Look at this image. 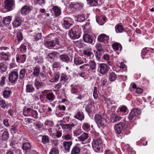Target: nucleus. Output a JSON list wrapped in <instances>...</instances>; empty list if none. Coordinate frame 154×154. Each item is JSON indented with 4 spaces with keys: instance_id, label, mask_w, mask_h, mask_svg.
I'll return each mask as SVG.
<instances>
[{
    "instance_id": "4be33fe9",
    "label": "nucleus",
    "mask_w": 154,
    "mask_h": 154,
    "mask_svg": "<svg viewBox=\"0 0 154 154\" xmlns=\"http://www.w3.org/2000/svg\"><path fill=\"white\" fill-rule=\"evenodd\" d=\"M22 149L25 150L26 152L30 150L31 149V144L28 142H26L23 144Z\"/></svg>"
},
{
    "instance_id": "ddd939ff",
    "label": "nucleus",
    "mask_w": 154,
    "mask_h": 154,
    "mask_svg": "<svg viewBox=\"0 0 154 154\" xmlns=\"http://www.w3.org/2000/svg\"><path fill=\"white\" fill-rule=\"evenodd\" d=\"M14 0H5V8L8 11H11L14 5Z\"/></svg>"
},
{
    "instance_id": "5701e85b",
    "label": "nucleus",
    "mask_w": 154,
    "mask_h": 154,
    "mask_svg": "<svg viewBox=\"0 0 154 154\" xmlns=\"http://www.w3.org/2000/svg\"><path fill=\"white\" fill-rule=\"evenodd\" d=\"M88 137V133L83 132L81 136L78 137V139L79 141L83 142L87 139Z\"/></svg>"
},
{
    "instance_id": "9d476101",
    "label": "nucleus",
    "mask_w": 154,
    "mask_h": 154,
    "mask_svg": "<svg viewBox=\"0 0 154 154\" xmlns=\"http://www.w3.org/2000/svg\"><path fill=\"white\" fill-rule=\"evenodd\" d=\"M22 21V18L18 16H16L14 20L12 22V24L13 28H16L19 27L21 24Z\"/></svg>"
},
{
    "instance_id": "37998d69",
    "label": "nucleus",
    "mask_w": 154,
    "mask_h": 154,
    "mask_svg": "<svg viewBox=\"0 0 154 154\" xmlns=\"http://www.w3.org/2000/svg\"><path fill=\"white\" fill-rule=\"evenodd\" d=\"M11 92L10 90H5L3 92V95L4 98H8L10 96Z\"/></svg>"
},
{
    "instance_id": "a19ab883",
    "label": "nucleus",
    "mask_w": 154,
    "mask_h": 154,
    "mask_svg": "<svg viewBox=\"0 0 154 154\" xmlns=\"http://www.w3.org/2000/svg\"><path fill=\"white\" fill-rule=\"evenodd\" d=\"M11 20V17L9 16H7L3 19V23L5 25H7L9 24L10 23Z\"/></svg>"
},
{
    "instance_id": "6ab92c4d",
    "label": "nucleus",
    "mask_w": 154,
    "mask_h": 154,
    "mask_svg": "<svg viewBox=\"0 0 154 154\" xmlns=\"http://www.w3.org/2000/svg\"><path fill=\"white\" fill-rule=\"evenodd\" d=\"M54 13L55 16L57 17L59 16L61 14V8L56 6H54L52 10Z\"/></svg>"
},
{
    "instance_id": "72a5a7b5",
    "label": "nucleus",
    "mask_w": 154,
    "mask_h": 154,
    "mask_svg": "<svg viewBox=\"0 0 154 154\" xmlns=\"http://www.w3.org/2000/svg\"><path fill=\"white\" fill-rule=\"evenodd\" d=\"M34 90V88L32 85L29 84L26 85V91L27 93H32L33 92Z\"/></svg>"
},
{
    "instance_id": "13d9d810",
    "label": "nucleus",
    "mask_w": 154,
    "mask_h": 154,
    "mask_svg": "<svg viewBox=\"0 0 154 154\" xmlns=\"http://www.w3.org/2000/svg\"><path fill=\"white\" fill-rule=\"evenodd\" d=\"M93 96L95 99H97L98 97V94L97 93V88L94 87L93 89Z\"/></svg>"
},
{
    "instance_id": "864d4df0",
    "label": "nucleus",
    "mask_w": 154,
    "mask_h": 154,
    "mask_svg": "<svg viewBox=\"0 0 154 154\" xmlns=\"http://www.w3.org/2000/svg\"><path fill=\"white\" fill-rule=\"evenodd\" d=\"M71 87H72L71 91L72 93L73 94H76L78 93V89L77 88V86H74L73 85H71Z\"/></svg>"
},
{
    "instance_id": "4c0bfd02",
    "label": "nucleus",
    "mask_w": 154,
    "mask_h": 154,
    "mask_svg": "<svg viewBox=\"0 0 154 154\" xmlns=\"http://www.w3.org/2000/svg\"><path fill=\"white\" fill-rule=\"evenodd\" d=\"M90 23L89 22H87L84 25L83 29L85 32L91 33V31L90 30Z\"/></svg>"
},
{
    "instance_id": "8fccbe9b",
    "label": "nucleus",
    "mask_w": 154,
    "mask_h": 154,
    "mask_svg": "<svg viewBox=\"0 0 154 154\" xmlns=\"http://www.w3.org/2000/svg\"><path fill=\"white\" fill-rule=\"evenodd\" d=\"M49 141L48 137L46 135H44L42 137V142L44 144L48 143Z\"/></svg>"
},
{
    "instance_id": "de8ad7c7",
    "label": "nucleus",
    "mask_w": 154,
    "mask_h": 154,
    "mask_svg": "<svg viewBox=\"0 0 154 154\" xmlns=\"http://www.w3.org/2000/svg\"><path fill=\"white\" fill-rule=\"evenodd\" d=\"M58 54L57 52H53V53H50L48 54V57H49L52 60H54L55 58V57Z\"/></svg>"
},
{
    "instance_id": "680f3d73",
    "label": "nucleus",
    "mask_w": 154,
    "mask_h": 154,
    "mask_svg": "<svg viewBox=\"0 0 154 154\" xmlns=\"http://www.w3.org/2000/svg\"><path fill=\"white\" fill-rule=\"evenodd\" d=\"M6 67L3 63H0V70L2 72H5L6 70Z\"/></svg>"
},
{
    "instance_id": "3c124183",
    "label": "nucleus",
    "mask_w": 154,
    "mask_h": 154,
    "mask_svg": "<svg viewBox=\"0 0 154 154\" xmlns=\"http://www.w3.org/2000/svg\"><path fill=\"white\" fill-rule=\"evenodd\" d=\"M82 128L85 131H88L90 130V125L87 123H84L82 126Z\"/></svg>"
},
{
    "instance_id": "f3484780",
    "label": "nucleus",
    "mask_w": 154,
    "mask_h": 154,
    "mask_svg": "<svg viewBox=\"0 0 154 154\" xmlns=\"http://www.w3.org/2000/svg\"><path fill=\"white\" fill-rule=\"evenodd\" d=\"M33 71L32 73V76L34 77H38L40 73V67L38 66H36L35 67H33Z\"/></svg>"
},
{
    "instance_id": "f257e3e1",
    "label": "nucleus",
    "mask_w": 154,
    "mask_h": 154,
    "mask_svg": "<svg viewBox=\"0 0 154 154\" xmlns=\"http://www.w3.org/2000/svg\"><path fill=\"white\" fill-rule=\"evenodd\" d=\"M106 116L105 115H101L96 114L94 116V120L98 126L101 129H103L106 127L107 122Z\"/></svg>"
},
{
    "instance_id": "c756f323",
    "label": "nucleus",
    "mask_w": 154,
    "mask_h": 154,
    "mask_svg": "<svg viewBox=\"0 0 154 154\" xmlns=\"http://www.w3.org/2000/svg\"><path fill=\"white\" fill-rule=\"evenodd\" d=\"M46 98L50 102H51L54 100L55 96L53 93H50L47 94Z\"/></svg>"
},
{
    "instance_id": "a18cd8bd",
    "label": "nucleus",
    "mask_w": 154,
    "mask_h": 154,
    "mask_svg": "<svg viewBox=\"0 0 154 154\" xmlns=\"http://www.w3.org/2000/svg\"><path fill=\"white\" fill-rule=\"evenodd\" d=\"M96 48L98 51L100 52H103L104 51V48L100 43H97L96 45Z\"/></svg>"
},
{
    "instance_id": "473e14b6",
    "label": "nucleus",
    "mask_w": 154,
    "mask_h": 154,
    "mask_svg": "<svg viewBox=\"0 0 154 154\" xmlns=\"http://www.w3.org/2000/svg\"><path fill=\"white\" fill-rule=\"evenodd\" d=\"M81 151V149L79 147L75 146L72 149L71 154H78Z\"/></svg>"
},
{
    "instance_id": "bf43d9fd",
    "label": "nucleus",
    "mask_w": 154,
    "mask_h": 154,
    "mask_svg": "<svg viewBox=\"0 0 154 154\" xmlns=\"http://www.w3.org/2000/svg\"><path fill=\"white\" fill-rule=\"evenodd\" d=\"M148 49H147V48H146L145 49H143L141 51V56H142V55H145L146 54H147L148 53V51H149L150 50H153V49L152 48H148Z\"/></svg>"
},
{
    "instance_id": "6e6d98bb",
    "label": "nucleus",
    "mask_w": 154,
    "mask_h": 154,
    "mask_svg": "<svg viewBox=\"0 0 154 154\" xmlns=\"http://www.w3.org/2000/svg\"><path fill=\"white\" fill-rule=\"evenodd\" d=\"M59 151L56 148H54L51 149L49 154H58Z\"/></svg>"
},
{
    "instance_id": "2f4dec72",
    "label": "nucleus",
    "mask_w": 154,
    "mask_h": 154,
    "mask_svg": "<svg viewBox=\"0 0 154 154\" xmlns=\"http://www.w3.org/2000/svg\"><path fill=\"white\" fill-rule=\"evenodd\" d=\"M87 4L91 7L96 6L98 5L97 0H86Z\"/></svg>"
},
{
    "instance_id": "7ed1b4c3",
    "label": "nucleus",
    "mask_w": 154,
    "mask_h": 154,
    "mask_svg": "<svg viewBox=\"0 0 154 154\" xmlns=\"http://www.w3.org/2000/svg\"><path fill=\"white\" fill-rule=\"evenodd\" d=\"M141 110L140 109L134 108L132 109L128 116L129 121L135 120L136 118L141 114Z\"/></svg>"
},
{
    "instance_id": "aec40b11",
    "label": "nucleus",
    "mask_w": 154,
    "mask_h": 154,
    "mask_svg": "<svg viewBox=\"0 0 154 154\" xmlns=\"http://www.w3.org/2000/svg\"><path fill=\"white\" fill-rule=\"evenodd\" d=\"M83 39L84 41L86 43H91L93 42V39L90 35L85 34L83 35Z\"/></svg>"
},
{
    "instance_id": "bb28decb",
    "label": "nucleus",
    "mask_w": 154,
    "mask_h": 154,
    "mask_svg": "<svg viewBox=\"0 0 154 154\" xmlns=\"http://www.w3.org/2000/svg\"><path fill=\"white\" fill-rule=\"evenodd\" d=\"M112 47L115 51H116L118 50L121 51L122 49V46L121 45L117 42L113 43L112 45Z\"/></svg>"
},
{
    "instance_id": "052dcab7",
    "label": "nucleus",
    "mask_w": 154,
    "mask_h": 154,
    "mask_svg": "<svg viewBox=\"0 0 154 154\" xmlns=\"http://www.w3.org/2000/svg\"><path fill=\"white\" fill-rule=\"evenodd\" d=\"M92 105L91 104H88L86 105L85 108L86 111L88 113H90L91 112V109L92 108Z\"/></svg>"
},
{
    "instance_id": "338daca9",
    "label": "nucleus",
    "mask_w": 154,
    "mask_h": 154,
    "mask_svg": "<svg viewBox=\"0 0 154 154\" xmlns=\"http://www.w3.org/2000/svg\"><path fill=\"white\" fill-rule=\"evenodd\" d=\"M60 64L59 62H56L53 63V67L54 68H58L60 66Z\"/></svg>"
},
{
    "instance_id": "49530a36",
    "label": "nucleus",
    "mask_w": 154,
    "mask_h": 154,
    "mask_svg": "<svg viewBox=\"0 0 154 154\" xmlns=\"http://www.w3.org/2000/svg\"><path fill=\"white\" fill-rule=\"evenodd\" d=\"M46 74H45L42 72H41L38 76L39 77L40 81H44L47 79V76Z\"/></svg>"
},
{
    "instance_id": "4d7b16f0",
    "label": "nucleus",
    "mask_w": 154,
    "mask_h": 154,
    "mask_svg": "<svg viewBox=\"0 0 154 154\" xmlns=\"http://www.w3.org/2000/svg\"><path fill=\"white\" fill-rule=\"evenodd\" d=\"M42 38V33H38L36 34L34 38V40L37 41L40 39Z\"/></svg>"
},
{
    "instance_id": "09e8293b",
    "label": "nucleus",
    "mask_w": 154,
    "mask_h": 154,
    "mask_svg": "<svg viewBox=\"0 0 154 154\" xmlns=\"http://www.w3.org/2000/svg\"><path fill=\"white\" fill-rule=\"evenodd\" d=\"M26 70L25 69H22L20 72L19 78L20 79H23L25 75Z\"/></svg>"
},
{
    "instance_id": "0e129e2a",
    "label": "nucleus",
    "mask_w": 154,
    "mask_h": 154,
    "mask_svg": "<svg viewBox=\"0 0 154 154\" xmlns=\"http://www.w3.org/2000/svg\"><path fill=\"white\" fill-rule=\"evenodd\" d=\"M6 79V78L3 76L1 77V79L0 82V84L1 86H3L5 83V80Z\"/></svg>"
},
{
    "instance_id": "cd10ccee",
    "label": "nucleus",
    "mask_w": 154,
    "mask_h": 154,
    "mask_svg": "<svg viewBox=\"0 0 154 154\" xmlns=\"http://www.w3.org/2000/svg\"><path fill=\"white\" fill-rule=\"evenodd\" d=\"M96 64L94 60H90L89 63V68L91 70L95 72L96 71Z\"/></svg>"
},
{
    "instance_id": "58836bf2",
    "label": "nucleus",
    "mask_w": 154,
    "mask_h": 154,
    "mask_svg": "<svg viewBox=\"0 0 154 154\" xmlns=\"http://www.w3.org/2000/svg\"><path fill=\"white\" fill-rule=\"evenodd\" d=\"M1 58L4 60H8V56L10 55V53H5L2 52L0 54Z\"/></svg>"
},
{
    "instance_id": "c9c22d12",
    "label": "nucleus",
    "mask_w": 154,
    "mask_h": 154,
    "mask_svg": "<svg viewBox=\"0 0 154 154\" xmlns=\"http://www.w3.org/2000/svg\"><path fill=\"white\" fill-rule=\"evenodd\" d=\"M62 138L63 140H72V135L71 134L66 133L63 135Z\"/></svg>"
},
{
    "instance_id": "f03ea898",
    "label": "nucleus",
    "mask_w": 154,
    "mask_h": 154,
    "mask_svg": "<svg viewBox=\"0 0 154 154\" xmlns=\"http://www.w3.org/2000/svg\"><path fill=\"white\" fill-rule=\"evenodd\" d=\"M102 142L100 139H94L92 142L93 148L96 152L100 151L102 149Z\"/></svg>"
},
{
    "instance_id": "20e7f679",
    "label": "nucleus",
    "mask_w": 154,
    "mask_h": 154,
    "mask_svg": "<svg viewBox=\"0 0 154 154\" xmlns=\"http://www.w3.org/2000/svg\"><path fill=\"white\" fill-rule=\"evenodd\" d=\"M23 114L25 116H30L34 119L38 118V113L37 112L30 108H27L23 110Z\"/></svg>"
},
{
    "instance_id": "9b49d317",
    "label": "nucleus",
    "mask_w": 154,
    "mask_h": 154,
    "mask_svg": "<svg viewBox=\"0 0 154 154\" xmlns=\"http://www.w3.org/2000/svg\"><path fill=\"white\" fill-rule=\"evenodd\" d=\"M125 126V124L122 122H119L115 125L114 130L115 132L118 134H120Z\"/></svg>"
},
{
    "instance_id": "5fc2aeb1",
    "label": "nucleus",
    "mask_w": 154,
    "mask_h": 154,
    "mask_svg": "<svg viewBox=\"0 0 154 154\" xmlns=\"http://www.w3.org/2000/svg\"><path fill=\"white\" fill-rule=\"evenodd\" d=\"M17 125L15 124L12 125L11 128V131L13 133H15L17 131Z\"/></svg>"
},
{
    "instance_id": "69168bd1",
    "label": "nucleus",
    "mask_w": 154,
    "mask_h": 154,
    "mask_svg": "<svg viewBox=\"0 0 154 154\" xmlns=\"http://www.w3.org/2000/svg\"><path fill=\"white\" fill-rule=\"evenodd\" d=\"M52 145L54 146H57L59 144L58 140L57 139H54L51 141Z\"/></svg>"
},
{
    "instance_id": "1a4fd4ad",
    "label": "nucleus",
    "mask_w": 154,
    "mask_h": 154,
    "mask_svg": "<svg viewBox=\"0 0 154 154\" xmlns=\"http://www.w3.org/2000/svg\"><path fill=\"white\" fill-rule=\"evenodd\" d=\"M87 60L84 61L82 58L78 56H75L74 57L73 64L74 66H78L83 64L84 63H86Z\"/></svg>"
},
{
    "instance_id": "b1692460",
    "label": "nucleus",
    "mask_w": 154,
    "mask_h": 154,
    "mask_svg": "<svg viewBox=\"0 0 154 154\" xmlns=\"http://www.w3.org/2000/svg\"><path fill=\"white\" fill-rule=\"evenodd\" d=\"M74 118L82 121L85 118V116L83 113L82 112L78 111L75 115Z\"/></svg>"
},
{
    "instance_id": "7c9ffc66",
    "label": "nucleus",
    "mask_w": 154,
    "mask_h": 154,
    "mask_svg": "<svg viewBox=\"0 0 154 154\" xmlns=\"http://www.w3.org/2000/svg\"><path fill=\"white\" fill-rule=\"evenodd\" d=\"M83 54L85 56L88 57L89 59H91L92 57H91V56L92 55L94 56L93 53L91 51L89 50H84L83 52Z\"/></svg>"
},
{
    "instance_id": "603ef678",
    "label": "nucleus",
    "mask_w": 154,
    "mask_h": 154,
    "mask_svg": "<svg viewBox=\"0 0 154 154\" xmlns=\"http://www.w3.org/2000/svg\"><path fill=\"white\" fill-rule=\"evenodd\" d=\"M85 19L84 15L83 14H80L77 16V20L79 22H82Z\"/></svg>"
},
{
    "instance_id": "f704fd0d",
    "label": "nucleus",
    "mask_w": 154,
    "mask_h": 154,
    "mask_svg": "<svg viewBox=\"0 0 154 154\" xmlns=\"http://www.w3.org/2000/svg\"><path fill=\"white\" fill-rule=\"evenodd\" d=\"M115 30L117 33H122L124 31V29L122 25L118 24L115 26Z\"/></svg>"
},
{
    "instance_id": "393cba45",
    "label": "nucleus",
    "mask_w": 154,
    "mask_h": 154,
    "mask_svg": "<svg viewBox=\"0 0 154 154\" xmlns=\"http://www.w3.org/2000/svg\"><path fill=\"white\" fill-rule=\"evenodd\" d=\"M56 43L59 46V48H61L64 46L63 41L60 38H55Z\"/></svg>"
},
{
    "instance_id": "6e6552de",
    "label": "nucleus",
    "mask_w": 154,
    "mask_h": 154,
    "mask_svg": "<svg viewBox=\"0 0 154 154\" xmlns=\"http://www.w3.org/2000/svg\"><path fill=\"white\" fill-rule=\"evenodd\" d=\"M19 76L18 72L16 71H13L11 72L9 75L8 80L11 83H14L17 81Z\"/></svg>"
},
{
    "instance_id": "a211bd4d",
    "label": "nucleus",
    "mask_w": 154,
    "mask_h": 154,
    "mask_svg": "<svg viewBox=\"0 0 154 154\" xmlns=\"http://www.w3.org/2000/svg\"><path fill=\"white\" fill-rule=\"evenodd\" d=\"M1 131L2 132L1 135L2 140L5 141L8 140L9 137V134L7 129H5Z\"/></svg>"
},
{
    "instance_id": "79ce46f5",
    "label": "nucleus",
    "mask_w": 154,
    "mask_h": 154,
    "mask_svg": "<svg viewBox=\"0 0 154 154\" xmlns=\"http://www.w3.org/2000/svg\"><path fill=\"white\" fill-rule=\"evenodd\" d=\"M35 85L37 89H38L44 86L43 82L36 80H35Z\"/></svg>"
},
{
    "instance_id": "a878e982",
    "label": "nucleus",
    "mask_w": 154,
    "mask_h": 154,
    "mask_svg": "<svg viewBox=\"0 0 154 154\" xmlns=\"http://www.w3.org/2000/svg\"><path fill=\"white\" fill-rule=\"evenodd\" d=\"M44 45L47 47L49 48H54L55 45L54 42L51 41H47L44 42Z\"/></svg>"
},
{
    "instance_id": "39448f33",
    "label": "nucleus",
    "mask_w": 154,
    "mask_h": 154,
    "mask_svg": "<svg viewBox=\"0 0 154 154\" xmlns=\"http://www.w3.org/2000/svg\"><path fill=\"white\" fill-rule=\"evenodd\" d=\"M109 67L106 64L100 63L99 64L97 71L102 75L106 74L109 71Z\"/></svg>"
},
{
    "instance_id": "4468645a",
    "label": "nucleus",
    "mask_w": 154,
    "mask_h": 154,
    "mask_svg": "<svg viewBox=\"0 0 154 154\" xmlns=\"http://www.w3.org/2000/svg\"><path fill=\"white\" fill-rule=\"evenodd\" d=\"M31 7L27 5L23 6L21 9V13L23 16H25L28 14L32 10Z\"/></svg>"
},
{
    "instance_id": "e433bc0d",
    "label": "nucleus",
    "mask_w": 154,
    "mask_h": 154,
    "mask_svg": "<svg viewBox=\"0 0 154 154\" xmlns=\"http://www.w3.org/2000/svg\"><path fill=\"white\" fill-rule=\"evenodd\" d=\"M54 77L53 79H51L50 82H54L57 81L60 77V73L59 72L55 73L54 75Z\"/></svg>"
},
{
    "instance_id": "0eeeda50",
    "label": "nucleus",
    "mask_w": 154,
    "mask_h": 154,
    "mask_svg": "<svg viewBox=\"0 0 154 154\" xmlns=\"http://www.w3.org/2000/svg\"><path fill=\"white\" fill-rule=\"evenodd\" d=\"M68 35L69 38L72 39H78L80 36V34L77 32L74 27H73L68 32Z\"/></svg>"
},
{
    "instance_id": "e2e57ef3",
    "label": "nucleus",
    "mask_w": 154,
    "mask_h": 154,
    "mask_svg": "<svg viewBox=\"0 0 154 154\" xmlns=\"http://www.w3.org/2000/svg\"><path fill=\"white\" fill-rule=\"evenodd\" d=\"M7 106L5 101L2 99L0 100V106L3 108H5Z\"/></svg>"
},
{
    "instance_id": "f8f14e48",
    "label": "nucleus",
    "mask_w": 154,
    "mask_h": 154,
    "mask_svg": "<svg viewBox=\"0 0 154 154\" xmlns=\"http://www.w3.org/2000/svg\"><path fill=\"white\" fill-rule=\"evenodd\" d=\"M109 39V36L104 34H102L99 35L97 37L98 41L102 42L104 44H107Z\"/></svg>"
},
{
    "instance_id": "c85d7f7f",
    "label": "nucleus",
    "mask_w": 154,
    "mask_h": 154,
    "mask_svg": "<svg viewBox=\"0 0 154 154\" xmlns=\"http://www.w3.org/2000/svg\"><path fill=\"white\" fill-rule=\"evenodd\" d=\"M83 6V4L82 3H77L72 5V7L76 10L82 9Z\"/></svg>"
},
{
    "instance_id": "774afa93",
    "label": "nucleus",
    "mask_w": 154,
    "mask_h": 154,
    "mask_svg": "<svg viewBox=\"0 0 154 154\" xmlns=\"http://www.w3.org/2000/svg\"><path fill=\"white\" fill-rule=\"evenodd\" d=\"M17 36L18 41H21L23 39V37L21 32H18L17 34Z\"/></svg>"
},
{
    "instance_id": "2eb2a0df",
    "label": "nucleus",
    "mask_w": 154,
    "mask_h": 154,
    "mask_svg": "<svg viewBox=\"0 0 154 154\" xmlns=\"http://www.w3.org/2000/svg\"><path fill=\"white\" fill-rule=\"evenodd\" d=\"M76 125V124H74L73 123H72L70 124H61V126L62 129L64 131H71L72 129V128Z\"/></svg>"
},
{
    "instance_id": "c03bdc74",
    "label": "nucleus",
    "mask_w": 154,
    "mask_h": 154,
    "mask_svg": "<svg viewBox=\"0 0 154 154\" xmlns=\"http://www.w3.org/2000/svg\"><path fill=\"white\" fill-rule=\"evenodd\" d=\"M109 78L110 81H114L117 78V75L114 73L112 72L110 73Z\"/></svg>"
},
{
    "instance_id": "423d86ee",
    "label": "nucleus",
    "mask_w": 154,
    "mask_h": 154,
    "mask_svg": "<svg viewBox=\"0 0 154 154\" xmlns=\"http://www.w3.org/2000/svg\"><path fill=\"white\" fill-rule=\"evenodd\" d=\"M73 22V20L70 18H64L62 21L63 26L65 29H68L72 25Z\"/></svg>"
},
{
    "instance_id": "ea45409f",
    "label": "nucleus",
    "mask_w": 154,
    "mask_h": 154,
    "mask_svg": "<svg viewBox=\"0 0 154 154\" xmlns=\"http://www.w3.org/2000/svg\"><path fill=\"white\" fill-rule=\"evenodd\" d=\"M69 78V75H66L64 73L61 74L60 81L61 82H66L68 80Z\"/></svg>"
},
{
    "instance_id": "412c9836",
    "label": "nucleus",
    "mask_w": 154,
    "mask_h": 154,
    "mask_svg": "<svg viewBox=\"0 0 154 154\" xmlns=\"http://www.w3.org/2000/svg\"><path fill=\"white\" fill-rule=\"evenodd\" d=\"M60 59L62 61L68 63L70 61V57L66 54L60 55L59 57Z\"/></svg>"
},
{
    "instance_id": "dca6fc26",
    "label": "nucleus",
    "mask_w": 154,
    "mask_h": 154,
    "mask_svg": "<svg viewBox=\"0 0 154 154\" xmlns=\"http://www.w3.org/2000/svg\"><path fill=\"white\" fill-rule=\"evenodd\" d=\"M72 144V141H64L63 143V145L64 148L65 150L67 152L70 151V148Z\"/></svg>"
}]
</instances>
